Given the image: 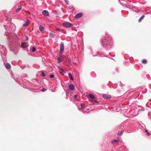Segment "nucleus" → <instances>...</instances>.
<instances>
[{
	"label": "nucleus",
	"instance_id": "nucleus-1",
	"mask_svg": "<svg viewBox=\"0 0 151 151\" xmlns=\"http://www.w3.org/2000/svg\"><path fill=\"white\" fill-rule=\"evenodd\" d=\"M101 42L103 47L108 50L112 47L113 42L111 38L109 36L106 35L101 40Z\"/></svg>",
	"mask_w": 151,
	"mask_h": 151
},
{
	"label": "nucleus",
	"instance_id": "nucleus-2",
	"mask_svg": "<svg viewBox=\"0 0 151 151\" xmlns=\"http://www.w3.org/2000/svg\"><path fill=\"white\" fill-rule=\"evenodd\" d=\"M7 39L10 42H13L15 41V38L14 37V35L10 34L7 37Z\"/></svg>",
	"mask_w": 151,
	"mask_h": 151
},
{
	"label": "nucleus",
	"instance_id": "nucleus-3",
	"mask_svg": "<svg viewBox=\"0 0 151 151\" xmlns=\"http://www.w3.org/2000/svg\"><path fill=\"white\" fill-rule=\"evenodd\" d=\"M63 27L67 28H70L72 27L73 25V24L69 22H65L63 23Z\"/></svg>",
	"mask_w": 151,
	"mask_h": 151
},
{
	"label": "nucleus",
	"instance_id": "nucleus-4",
	"mask_svg": "<svg viewBox=\"0 0 151 151\" xmlns=\"http://www.w3.org/2000/svg\"><path fill=\"white\" fill-rule=\"evenodd\" d=\"M64 50V44L63 42H62L60 45V53L62 54Z\"/></svg>",
	"mask_w": 151,
	"mask_h": 151
},
{
	"label": "nucleus",
	"instance_id": "nucleus-5",
	"mask_svg": "<svg viewBox=\"0 0 151 151\" xmlns=\"http://www.w3.org/2000/svg\"><path fill=\"white\" fill-rule=\"evenodd\" d=\"M69 89H68L67 91V93L69 92L70 90L73 91L75 89V86L73 84H69L68 86Z\"/></svg>",
	"mask_w": 151,
	"mask_h": 151
},
{
	"label": "nucleus",
	"instance_id": "nucleus-6",
	"mask_svg": "<svg viewBox=\"0 0 151 151\" xmlns=\"http://www.w3.org/2000/svg\"><path fill=\"white\" fill-rule=\"evenodd\" d=\"M102 97L103 98L107 99H110L111 97L110 95L108 94H104L102 95Z\"/></svg>",
	"mask_w": 151,
	"mask_h": 151
},
{
	"label": "nucleus",
	"instance_id": "nucleus-7",
	"mask_svg": "<svg viewBox=\"0 0 151 151\" xmlns=\"http://www.w3.org/2000/svg\"><path fill=\"white\" fill-rule=\"evenodd\" d=\"M42 14L45 16H48L49 15V13L48 11L46 10H44L42 11Z\"/></svg>",
	"mask_w": 151,
	"mask_h": 151
},
{
	"label": "nucleus",
	"instance_id": "nucleus-8",
	"mask_svg": "<svg viewBox=\"0 0 151 151\" xmlns=\"http://www.w3.org/2000/svg\"><path fill=\"white\" fill-rule=\"evenodd\" d=\"M82 16V14L81 13H78L76 15L75 18L78 19Z\"/></svg>",
	"mask_w": 151,
	"mask_h": 151
},
{
	"label": "nucleus",
	"instance_id": "nucleus-9",
	"mask_svg": "<svg viewBox=\"0 0 151 151\" xmlns=\"http://www.w3.org/2000/svg\"><path fill=\"white\" fill-rule=\"evenodd\" d=\"M29 23V21L28 20H27V22L24 23L23 25V26L24 27H27Z\"/></svg>",
	"mask_w": 151,
	"mask_h": 151
},
{
	"label": "nucleus",
	"instance_id": "nucleus-10",
	"mask_svg": "<svg viewBox=\"0 0 151 151\" xmlns=\"http://www.w3.org/2000/svg\"><path fill=\"white\" fill-rule=\"evenodd\" d=\"M22 9V6L21 5H19L18 6V8L16 10V12H18L19 11H20V10H21V9Z\"/></svg>",
	"mask_w": 151,
	"mask_h": 151
},
{
	"label": "nucleus",
	"instance_id": "nucleus-11",
	"mask_svg": "<svg viewBox=\"0 0 151 151\" xmlns=\"http://www.w3.org/2000/svg\"><path fill=\"white\" fill-rule=\"evenodd\" d=\"M5 67L7 69H9L11 68V65L8 63H7L5 65Z\"/></svg>",
	"mask_w": 151,
	"mask_h": 151
},
{
	"label": "nucleus",
	"instance_id": "nucleus-12",
	"mask_svg": "<svg viewBox=\"0 0 151 151\" xmlns=\"http://www.w3.org/2000/svg\"><path fill=\"white\" fill-rule=\"evenodd\" d=\"M25 42H23L22 43L21 46L22 48H24L26 47V46H25Z\"/></svg>",
	"mask_w": 151,
	"mask_h": 151
},
{
	"label": "nucleus",
	"instance_id": "nucleus-13",
	"mask_svg": "<svg viewBox=\"0 0 151 151\" xmlns=\"http://www.w3.org/2000/svg\"><path fill=\"white\" fill-rule=\"evenodd\" d=\"M39 29L40 31H42L44 29V27L41 25L40 26Z\"/></svg>",
	"mask_w": 151,
	"mask_h": 151
},
{
	"label": "nucleus",
	"instance_id": "nucleus-14",
	"mask_svg": "<svg viewBox=\"0 0 151 151\" xmlns=\"http://www.w3.org/2000/svg\"><path fill=\"white\" fill-rule=\"evenodd\" d=\"M120 141V139H116L113 140L112 141V143H113L114 142H119Z\"/></svg>",
	"mask_w": 151,
	"mask_h": 151
},
{
	"label": "nucleus",
	"instance_id": "nucleus-15",
	"mask_svg": "<svg viewBox=\"0 0 151 151\" xmlns=\"http://www.w3.org/2000/svg\"><path fill=\"white\" fill-rule=\"evenodd\" d=\"M68 76L70 79L71 80L73 81L74 79L73 78L72 75L71 73H68Z\"/></svg>",
	"mask_w": 151,
	"mask_h": 151
},
{
	"label": "nucleus",
	"instance_id": "nucleus-16",
	"mask_svg": "<svg viewBox=\"0 0 151 151\" xmlns=\"http://www.w3.org/2000/svg\"><path fill=\"white\" fill-rule=\"evenodd\" d=\"M145 17V15H142L141 17L139 19V22H140L142 20L143 18H144V17Z\"/></svg>",
	"mask_w": 151,
	"mask_h": 151
},
{
	"label": "nucleus",
	"instance_id": "nucleus-17",
	"mask_svg": "<svg viewBox=\"0 0 151 151\" xmlns=\"http://www.w3.org/2000/svg\"><path fill=\"white\" fill-rule=\"evenodd\" d=\"M85 105L83 104H81V109H85Z\"/></svg>",
	"mask_w": 151,
	"mask_h": 151
},
{
	"label": "nucleus",
	"instance_id": "nucleus-18",
	"mask_svg": "<svg viewBox=\"0 0 151 151\" xmlns=\"http://www.w3.org/2000/svg\"><path fill=\"white\" fill-rule=\"evenodd\" d=\"M89 97L92 99H93L94 98V96L92 94H89Z\"/></svg>",
	"mask_w": 151,
	"mask_h": 151
},
{
	"label": "nucleus",
	"instance_id": "nucleus-19",
	"mask_svg": "<svg viewBox=\"0 0 151 151\" xmlns=\"http://www.w3.org/2000/svg\"><path fill=\"white\" fill-rule=\"evenodd\" d=\"M49 35L51 37H54L55 36V35L54 34L51 33H50Z\"/></svg>",
	"mask_w": 151,
	"mask_h": 151
},
{
	"label": "nucleus",
	"instance_id": "nucleus-20",
	"mask_svg": "<svg viewBox=\"0 0 151 151\" xmlns=\"http://www.w3.org/2000/svg\"><path fill=\"white\" fill-rule=\"evenodd\" d=\"M58 61L59 63H60L62 61V58L60 57H58Z\"/></svg>",
	"mask_w": 151,
	"mask_h": 151
},
{
	"label": "nucleus",
	"instance_id": "nucleus-21",
	"mask_svg": "<svg viewBox=\"0 0 151 151\" xmlns=\"http://www.w3.org/2000/svg\"><path fill=\"white\" fill-rule=\"evenodd\" d=\"M31 50L32 52H34L36 51V48L35 47H32L31 48Z\"/></svg>",
	"mask_w": 151,
	"mask_h": 151
},
{
	"label": "nucleus",
	"instance_id": "nucleus-22",
	"mask_svg": "<svg viewBox=\"0 0 151 151\" xmlns=\"http://www.w3.org/2000/svg\"><path fill=\"white\" fill-rule=\"evenodd\" d=\"M41 74L43 77H45V74L43 72H42Z\"/></svg>",
	"mask_w": 151,
	"mask_h": 151
},
{
	"label": "nucleus",
	"instance_id": "nucleus-23",
	"mask_svg": "<svg viewBox=\"0 0 151 151\" xmlns=\"http://www.w3.org/2000/svg\"><path fill=\"white\" fill-rule=\"evenodd\" d=\"M50 77L51 78H52L54 77V75L53 74L50 75Z\"/></svg>",
	"mask_w": 151,
	"mask_h": 151
},
{
	"label": "nucleus",
	"instance_id": "nucleus-24",
	"mask_svg": "<svg viewBox=\"0 0 151 151\" xmlns=\"http://www.w3.org/2000/svg\"><path fill=\"white\" fill-rule=\"evenodd\" d=\"M145 132L147 133V135L149 136L150 135V133L148 132V131L147 130H145Z\"/></svg>",
	"mask_w": 151,
	"mask_h": 151
},
{
	"label": "nucleus",
	"instance_id": "nucleus-25",
	"mask_svg": "<svg viewBox=\"0 0 151 151\" xmlns=\"http://www.w3.org/2000/svg\"><path fill=\"white\" fill-rule=\"evenodd\" d=\"M142 63H146L147 62V61L146 60H142Z\"/></svg>",
	"mask_w": 151,
	"mask_h": 151
},
{
	"label": "nucleus",
	"instance_id": "nucleus-26",
	"mask_svg": "<svg viewBox=\"0 0 151 151\" xmlns=\"http://www.w3.org/2000/svg\"><path fill=\"white\" fill-rule=\"evenodd\" d=\"M46 90V89L45 88H43L42 89V92H44Z\"/></svg>",
	"mask_w": 151,
	"mask_h": 151
},
{
	"label": "nucleus",
	"instance_id": "nucleus-27",
	"mask_svg": "<svg viewBox=\"0 0 151 151\" xmlns=\"http://www.w3.org/2000/svg\"><path fill=\"white\" fill-rule=\"evenodd\" d=\"M122 134V132H121L118 133V134L119 135H121Z\"/></svg>",
	"mask_w": 151,
	"mask_h": 151
},
{
	"label": "nucleus",
	"instance_id": "nucleus-28",
	"mask_svg": "<svg viewBox=\"0 0 151 151\" xmlns=\"http://www.w3.org/2000/svg\"><path fill=\"white\" fill-rule=\"evenodd\" d=\"M56 31H60V29L59 28H57L56 29V30H55Z\"/></svg>",
	"mask_w": 151,
	"mask_h": 151
},
{
	"label": "nucleus",
	"instance_id": "nucleus-29",
	"mask_svg": "<svg viewBox=\"0 0 151 151\" xmlns=\"http://www.w3.org/2000/svg\"><path fill=\"white\" fill-rule=\"evenodd\" d=\"M74 97L75 99H77V95H75L74 96Z\"/></svg>",
	"mask_w": 151,
	"mask_h": 151
},
{
	"label": "nucleus",
	"instance_id": "nucleus-30",
	"mask_svg": "<svg viewBox=\"0 0 151 151\" xmlns=\"http://www.w3.org/2000/svg\"><path fill=\"white\" fill-rule=\"evenodd\" d=\"M9 33V32L8 33V32H5V35H8Z\"/></svg>",
	"mask_w": 151,
	"mask_h": 151
},
{
	"label": "nucleus",
	"instance_id": "nucleus-31",
	"mask_svg": "<svg viewBox=\"0 0 151 151\" xmlns=\"http://www.w3.org/2000/svg\"><path fill=\"white\" fill-rule=\"evenodd\" d=\"M61 70L63 72H64V70L63 69H61Z\"/></svg>",
	"mask_w": 151,
	"mask_h": 151
}]
</instances>
